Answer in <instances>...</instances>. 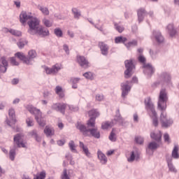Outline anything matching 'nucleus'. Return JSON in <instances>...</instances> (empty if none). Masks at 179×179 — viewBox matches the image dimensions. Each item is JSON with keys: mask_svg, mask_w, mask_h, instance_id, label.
<instances>
[{"mask_svg": "<svg viewBox=\"0 0 179 179\" xmlns=\"http://www.w3.org/2000/svg\"><path fill=\"white\" fill-rule=\"evenodd\" d=\"M29 30L28 33L34 36V34H38L41 37H45L46 36H50V31L48 29L44 27H40V21L37 18H34L31 22H28Z\"/></svg>", "mask_w": 179, "mask_h": 179, "instance_id": "obj_1", "label": "nucleus"}, {"mask_svg": "<svg viewBox=\"0 0 179 179\" xmlns=\"http://www.w3.org/2000/svg\"><path fill=\"white\" fill-rule=\"evenodd\" d=\"M76 128L82 132L84 136H93L96 139H99L100 138V131L97 129V127L87 129V127H86V126H85L84 124H82V123L78 122Z\"/></svg>", "mask_w": 179, "mask_h": 179, "instance_id": "obj_2", "label": "nucleus"}, {"mask_svg": "<svg viewBox=\"0 0 179 179\" xmlns=\"http://www.w3.org/2000/svg\"><path fill=\"white\" fill-rule=\"evenodd\" d=\"M16 145L17 148H26V145L23 143V136L20 134L14 136V146L9 152L10 159L12 162L15 160V156H16Z\"/></svg>", "mask_w": 179, "mask_h": 179, "instance_id": "obj_3", "label": "nucleus"}, {"mask_svg": "<svg viewBox=\"0 0 179 179\" xmlns=\"http://www.w3.org/2000/svg\"><path fill=\"white\" fill-rule=\"evenodd\" d=\"M117 122H119L120 125L124 124V118L121 117V115L120 114V109H117L116 111V115L114 118V120H112L110 121L103 122L101 124V128L102 129H109V128H113L117 124Z\"/></svg>", "mask_w": 179, "mask_h": 179, "instance_id": "obj_4", "label": "nucleus"}, {"mask_svg": "<svg viewBox=\"0 0 179 179\" xmlns=\"http://www.w3.org/2000/svg\"><path fill=\"white\" fill-rule=\"evenodd\" d=\"M27 110H28L31 114H34V115H35V120L39 126L42 127V128L45 127V121L44 120V118H43V114L39 109L34 108L33 106L29 105L27 106Z\"/></svg>", "mask_w": 179, "mask_h": 179, "instance_id": "obj_5", "label": "nucleus"}, {"mask_svg": "<svg viewBox=\"0 0 179 179\" xmlns=\"http://www.w3.org/2000/svg\"><path fill=\"white\" fill-rule=\"evenodd\" d=\"M52 110L55 111H59L62 114H65V110H69L70 111H78L79 108L73 106H70L64 103H53L51 106Z\"/></svg>", "mask_w": 179, "mask_h": 179, "instance_id": "obj_6", "label": "nucleus"}, {"mask_svg": "<svg viewBox=\"0 0 179 179\" xmlns=\"http://www.w3.org/2000/svg\"><path fill=\"white\" fill-rule=\"evenodd\" d=\"M168 101V96L166 90L163 89L159 92L158 99V108L161 110H165L166 108V102Z\"/></svg>", "mask_w": 179, "mask_h": 179, "instance_id": "obj_7", "label": "nucleus"}, {"mask_svg": "<svg viewBox=\"0 0 179 179\" xmlns=\"http://www.w3.org/2000/svg\"><path fill=\"white\" fill-rule=\"evenodd\" d=\"M124 66L126 70L124 71V78L125 79H129L132 75H134V68L135 65L134 64V61L131 59L124 61Z\"/></svg>", "mask_w": 179, "mask_h": 179, "instance_id": "obj_8", "label": "nucleus"}, {"mask_svg": "<svg viewBox=\"0 0 179 179\" xmlns=\"http://www.w3.org/2000/svg\"><path fill=\"white\" fill-rule=\"evenodd\" d=\"M145 106L148 109H150L151 110L152 115L155 117L153 119V124L157 127L159 125V122L157 121V113H156V111L155 110V106L153 105V103L152 101H150V98H148L145 101Z\"/></svg>", "mask_w": 179, "mask_h": 179, "instance_id": "obj_9", "label": "nucleus"}, {"mask_svg": "<svg viewBox=\"0 0 179 179\" xmlns=\"http://www.w3.org/2000/svg\"><path fill=\"white\" fill-rule=\"evenodd\" d=\"M62 69V64H55L52 66V68H50L48 66L45 67V71L47 75H57L59 71Z\"/></svg>", "mask_w": 179, "mask_h": 179, "instance_id": "obj_10", "label": "nucleus"}, {"mask_svg": "<svg viewBox=\"0 0 179 179\" xmlns=\"http://www.w3.org/2000/svg\"><path fill=\"white\" fill-rule=\"evenodd\" d=\"M76 61L80 66H81V68H84V69H87V68L90 66V63H89V61L86 59L85 56L78 55L76 57Z\"/></svg>", "mask_w": 179, "mask_h": 179, "instance_id": "obj_11", "label": "nucleus"}, {"mask_svg": "<svg viewBox=\"0 0 179 179\" xmlns=\"http://www.w3.org/2000/svg\"><path fill=\"white\" fill-rule=\"evenodd\" d=\"M122 97L125 99L128 96V93L131 92V85H129V81L121 83Z\"/></svg>", "mask_w": 179, "mask_h": 179, "instance_id": "obj_12", "label": "nucleus"}, {"mask_svg": "<svg viewBox=\"0 0 179 179\" xmlns=\"http://www.w3.org/2000/svg\"><path fill=\"white\" fill-rule=\"evenodd\" d=\"M33 19H35V18H34L33 16H31V15L24 11H22L20 15V22L22 24H24L28 20H29L28 21V25H29V22H31Z\"/></svg>", "mask_w": 179, "mask_h": 179, "instance_id": "obj_13", "label": "nucleus"}, {"mask_svg": "<svg viewBox=\"0 0 179 179\" xmlns=\"http://www.w3.org/2000/svg\"><path fill=\"white\" fill-rule=\"evenodd\" d=\"M8 115L11 120V122L9 120H6V122L8 127H12V125H15L16 124V115L15 114V109L10 108L8 110Z\"/></svg>", "mask_w": 179, "mask_h": 179, "instance_id": "obj_14", "label": "nucleus"}, {"mask_svg": "<svg viewBox=\"0 0 179 179\" xmlns=\"http://www.w3.org/2000/svg\"><path fill=\"white\" fill-rule=\"evenodd\" d=\"M160 121L162 127H168L172 124V121L168 119L166 113L164 111L162 113L160 116Z\"/></svg>", "mask_w": 179, "mask_h": 179, "instance_id": "obj_15", "label": "nucleus"}, {"mask_svg": "<svg viewBox=\"0 0 179 179\" xmlns=\"http://www.w3.org/2000/svg\"><path fill=\"white\" fill-rule=\"evenodd\" d=\"M0 62L2 64H0V72H1V73H5L6 71H8V66H9L6 57L5 56L1 57L0 58Z\"/></svg>", "mask_w": 179, "mask_h": 179, "instance_id": "obj_16", "label": "nucleus"}, {"mask_svg": "<svg viewBox=\"0 0 179 179\" xmlns=\"http://www.w3.org/2000/svg\"><path fill=\"white\" fill-rule=\"evenodd\" d=\"M79 148L81 150H83V153H84V155H85L87 157H92V153H90V151H89V148L85 145V143H83V142H79Z\"/></svg>", "mask_w": 179, "mask_h": 179, "instance_id": "obj_17", "label": "nucleus"}, {"mask_svg": "<svg viewBox=\"0 0 179 179\" xmlns=\"http://www.w3.org/2000/svg\"><path fill=\"white\" fill-rule=\"evenodd\" d=\"M15 57L18 58L20 61H22L24 64H26L27 65H29V59H27V57L24 55V53L22 52H18L15 54Z\"/></svg>", "mask_w": 179, "mask_h": 179, "instance_id": "obj_18", "label": "nucleus"}, {"mask_svg": "<svg viewBox=\"0 0 179 179\" xmlns=\"http://www.w3.org/2000/svg\"><path fill=\"white\" fill-rule=\"evenodd\" d=\"M99 47L103 55H107L108 54V45L104 43V42H99Z\"/></svg>", "mask_w": 179, "mask_h": 179, "instance_id": "obj_19", "label": "nucleus"}, {"mask_svg": "<svg viewBox=\"0 0 179 179\" xmlns=\"http://www.w3.org/2000/svg\"><path fill=\"white\" fill-rule=\"evenodd\" d=\"M55 92L59 96V99H64L65 97V90L62 89V87L57 85L55 89Z\"/></svg>", "mask_w": 179, "mask_h": 179, "instance_id": "obj_20", "label": "nucleus"}, {"mask_svg": "<svg viewBox=\"0 0 179 179\" xmlns=\"http://www.w3.org/2000/svg\"><path fill=\"white\" fill-rule=\"evenodd\" d=\"M44 134L48 138V136H54L55 134V130H54V128L50 126H46L44 129Z\"/></svg>", "mask_w": 179, "mask_h": 179, "instance_id": "obj_21", "label": "nucleus"}, {"mask_svg": "<svg viewBox=\"0 0 179 179\" xmlns=\"http://www.w3.org/2000/svg\"><path fill=\"white\" fill-rule=\"evenodd\" d=\"M97 156H98V159H99V160H100V162L101 163V164H107V157L101 151L98 150Z\"/></svg>", "mask_w": 179, "mask_h": 179, "instance_id": "obj_22", "label": "nucleus"}, {"mask_svg": "<svg viewBox=\"0 0 179 179\" xmlns=\"http://www.w3.org/2000/svg\"><path fill=\"white\" fill-rule=\"evenodd\" d=\"M36 57H37L36 50H31L28 52V57H27V58L29 59V65H31V59H34Z\"/></svg>", "mask_w": 179, "mask_h": 179, "instance_id": "obj_23", "label": "nucleus"}, {"mask_svg": "<svg viewBox=\"0 0 179 179\" xmlns=\"http://www.w3.org/2000/svg\"><path fill=\"white\" fill-rule=\"evenodd\" d=\"M150 137L153 140L160 142L162 141V131H158L157 133L152 132L150 134Z\"/></svg>", "mask_w": 179, "mask_h": 179, "instance_id": "obj_24", "label": "nucleus"}, {"mask_svg": "<svg viewBox=\"0 0 179 179\" xmlns=\"http://www.w3.org/2000/svg\"><path fill=\"white\" fill-rule=\"evenodd\" d=\"M29 135L32 138H34L36 142H41V137L38 136V134H37V130L36 129L32 130L29 133Z\"/></svg>", "mask_w": 179, "mask_h": 179, "instance_id": "obj_25", "label": "nucleus"}, {"mask_svg": "<svg viewBox=\"0 0 179 179\" xmlns=\"http://www.w3.org/2000/svg\"><path fill=\"white\" fill-rule=\"evenodd\" d=\"M128 39L126 37L123 36H117L115 38V44H125Z\"/></svg>", "mask_w": 179, "mask_h": 179, "instance_id": "obj_26", "label": "nucleus"}, {"mask_svg": "<svg viewBox=\"0 0 179 179\" xmlns=\"http://www.w3.org/2000/svg\"><path fill=\"white\" fill-rule=\"evenodd\" d=\"M137 14L138 17V21L141 22L143 20L145 16H146V11L145 10V9H140L138 10Z\"/></svg>", "mask_w": 179, "mask_h": 179, "instance_id": "obj_27", "label": "nucleus"}, {"mask_svg": "<svg viewBox=\"0 0 179 179\" xmlns=\"http://www.w3.org/2000/svg\"><path fill=\"white\" fill-rule=\"evenodd\" d=\"M80 78H72L70 80V83L72 85L73 89H78V83H79Z\"/></svg>", "mask_w": 179, "mask_h": 179, "instance_id": "obj_28", "label": "nucleus"}, {"mask_svg": "<svg viewBox=\"0 0 179 179\" xmlns=\"http://www.w3.org/2000/svg\"><path fill=\"white\" fill-rule=\"evenodd\" d=\"M88 115L89 117H90V118H94V120H96V118H97V117L100 115V113L97 110L94 109L88 112Z\"/></svg>", "mask_w": 179, "mask_h": 179, "instance_id": "obj_29", "label": "nucleus"}, {"mask_svg": "<svg viewBox=\"0 0 179 179\" xmlns=\"http://www.w3.org/2000/svg\"><path fill=\"white\" fill-rule=\"evenodd\" d=\"M88 128H96V119L94 117H90L87 122Z\"/></svg>", "mask_w": 179, "mask_h": 179, "instance_id": "obj_30", "label": "nucleus"}, {"mask_svg": "<svg viewBox=\"0 0 179 179\" xmlns=\"http://www.w3.org/2000/svg\"><path fill=\"white\" fill-rule=\"evenodd\" d=\"M159 148V145L156 143L155 142H151L148 144V148H147V152H149V150H155Z\"/></svg>", "mask_w": 179, "mask_h": 179, "instance_id": "obj_31", "label": "nucleus"}, {"mask_svg": "<svg viewBox=\"0 0 179 179\" xmlns=\"http://www.w3.org/2000/svg\"><path fill=\"white\" fill-rule=\"evenodd\" d=\"M47 173L45 171H42L39 174L34 175V179H45Z\"/></svg>", "mask_w": 179, "mask_h": 179, "instance_id": "obj_32", "label": "nucleus"}, {"mask_svg": "<svg viewBox=\"0 0 179 179\" xmlns=\"http://www.w3.org/2000/svg\"><path fill=\"white\" fill-rule=\"evenodd\" d=\"M38 8L39 10H41L43 15H45V16H48V15H50V10H48V8L39 6H38Z\"/></svg>", "mask_w": 179, "mask_h": 179, "instance_id": "obj_33", "label": "nucleus"}, {"mask_svg": "<svg viewBox=\"0 0 179 179\" xmlns=\"http://www.w3.org/2000/svg\"><path fill=\"white\" fill-rule=\"evenodd\" d=\"M109 139L111 142H115L117 141V135L115 134V129H113L110 134Z\"/></svg>", "mask_w": 179, "mask_h": 179, "instance_id": "obj_34", "label": "nucleus"}, {"mask_svg": "<svg viewBox=\"0 0 179 179\" xmlns=\"http://www.w3.org/2000/svg\"><path fill=\"white\" fill-rule=\"evenodd\" d=\"M178 150H179L178 146L175 145L171 155L172 157H173L174 159H178L179 157Z\"/></svg>", "mask_w": 179, "mask_h": 179, "instance_id": "obj_35", "label": "nucleus"}, {"mask_svg": "<svg viewBox=\"0 0 179 179\" xmlns=\"http://www.w3.org/2000/svg\"><path fill=\"white\" fill-rule=\"evenodd\" d=\"M72 13L73 14L74 19H79L81 16L80 11H79L76 8H72Z\"/></svg>", "mask_w": 179, "mask_h": 179, "instance_id": "obj_36", "label": "nucleus"}, {"mask_svg": "<svg viewBox=\"0 0 179 179\" xmlns=\"http://www.w3.org/2000/svg\"><path fill=\"white\" fill-rule=\"evenodd\" d=\"M167 29H168V31H169V33L170 36L171 37H173L176 33V30L173 28V24H169L168 27H167Z\"/></svg>", "mask_w": 179, "mask_h": 179, "instance_id": "obj_37", "label": "nucleus"}, {"mask_svg": "<svg viewBox=\"0 0 179 179\" xmlns=\"http://www.w3.org/2000/svg\"><path fill=\"white\" fill-rule=\"evenodd\" d=\"M83 76H85L86 79H89L90 80H93V79H94V73L90 71L85 73L83 74Z\"/></svg>", "mask_w": 179, "mask_h": 179, "instance_id": "obj_38", "label": "nucleus"}, {"mask_svg": "<svg viewBox=\"0 0 179 179\" xmlns=\"http://www.w3.org/2000/svg\"><path fill=\"white\" fill-rule=\"evenodd\" d=\"M114 26H115V30H117L118 33H122V31L125 30V28H124V26L120 25L117 22L114 23Z\"/></svg>", "mask_w": 179, "mask_h": 179, "instance_id": "obj_39", "label": "nucleus"}, {"mask_svg": "<svg viewBox=\"0 0 179 179\" xmlns=\"http://www.w3.org/2000/svg\"><path fill=\"white\" fill-rule=\"evenodd\" d=\"M26 124L27 127H34V120H33V117H27L26 119Z\"/></svg>", "mask_w": 179, "mask_h": 179, "instance_id": "obj_40", "label": "nucleus"}, {"mask_svg": "<svg viewBox=\"0 0 179 179\" xmlns=\"http://www.w3.org/2000/svg\"><path fill=\"white\" fill-rule=\"evenodd\" d=\"M54 33L57 37H62L64 36V33H62L61 28H55Z\"/></svg>", "mask_w": 179, "mask_h": 179, "instance_id": "obj_41", "label": "nucleus"}, {"mask_svg": "<svg viewBox=\"0 0 179 179\" xmlns=\"http://www.w3.org/2000/svg\"><path fill=\"white\" fill-rule=\"evenodd\" d=\"M8 31L9 33H10V34H13V36H16L17 37H20V36H22V32H20V31L10 29L8 30Z\"/></svg>", "mask_w": 179, "mask_h": 179, "instance_id": "obj_42", "label": "nucleus"}, {"mask_svg": "<svg viewBox=\"0 0 179 179\" xmlns=\"http://www.w3.org/2000/svg\"><path fill=\"white\" fill-rule=\"evenodd\" d=\"M69 146L71 152H76V146L75 145V142H73V141L69 142Z\"/></svg>", "mask_w": 179, "mask_h": 179, "instance_id": "obj_43", "label": "nucleus"}, {"mask_svg": "<svg viewBox=\"0 0 179 179\" xmlns=\"http://www.w3.org/2000/svg\"><path fill=\"white\" fill-rule=\"evenodd\" d=\"M26 44H27V42L24 40H20L17 43L19 48H23Z\"/></svg>", "mask_w": 179, "mask_h": 179, "instance_id": "obj_44", "label": "nucleus"}, {"mask_svg": "<svg viewBox=\"0 0 179 179\" xmlns=\"http://www.w3.org/2000/svg\"><path fill=\"white\" fill-rule=\"evenodd\" d=\"M155 38L158 43H163L164 38L161 33H158L157 36H155Z\"/></svg>", "mask_w": 179, "mask_h": 179, "instance_id": "obj_45", "label": "nucleus"}, {"mask_svg": "<svg viewBox=\"0 0 179 179\" xmlns=\"http://www.w3.org/2000/svg\"><path fill=\"white\" fill-rule=\"evenodd\" d=\"M10 62L11 65H13V66H17L19 65L18 62L16 61V58H15V57H10Z\"/></svg>", "mask_w": 179, "mask_h": 179, "instance_id": "obj_46", "label": "nucleus"}, {"mask_svg": "<svg viewBox=\"0 0 179 179\" xmlns=\"http://www.w3.org/2000/svg\"><path fill=\"white\" fill-rule=\"evenodd\" d=\"M43 23L45 24L46 27H51V26H52V22H51V21L47 19H44L43 20Z\"/></svg>", "mask_w": 179, "mask_h": 179, "instance_id": "obj_47", "label": "nucleus"}, {"mask_svg": "<svg viewBox=\"0 0 179 179\" xmlns=\"http://www.w3.org/2000/svg\"><path fill=\"white\" fill-rule=\"evenodd\" d=\"M143 68L149 70L151 73L155 72V69H153V67H152V65H150L149 64H144Z\"/></svg>", "mask_w": 179, "mask_h": 179, "instance_id": "obj_48", "label": "nucleus"}, {"mask_svg": "<svg viewBox=\"0 0 179 179\" xmlns=\"http://www.w3.org/2000/svg\"><path fill=\"white\" fill-rule=\"evenodd\" d=\"M96 100L97 101H103L104 100V96L101 94H98L96 95Z\"/></svg>", "mask_w": 179, "mask_h": 179, "instance_id": "obj_49", "label": "nucleus"}, {"mask_svg": "<svg viewBox=\"0 0 179 179\" xmlns=\"http://www.w3.org/2000/svg\"><path fill=\"white\" fill-rule=\"evenodd\" d=\"M168 166H169V170L171 172L176 173L177 171L176 169L173 167V164L171 163H170V162H169V161H168Z\"/></svg>", "mask_w": 179, "mask_h": 179, "instance_id": "obj_50", "label": "nucleus"}, {"mask_svg": "<svg viewBox=\"0 0 179 179\" xmlns=\"http://www.w3.org/2000/svg\"><path fill=\"white\" fill-rule=\"evenodd\" d=\"M136 142L138 144H143V138L141 137V136H137L136 138Z\"/></svg>", "mask_w": 179, "mask_h": 179, "instance_id": "obj_51", "label": "nucleus"}, {"mask_svg": "<svg viewBox=\"0 0 179 179\" xmlns=\"http://www.w3.org/2000/svg\"><path fill=\"white\" fill-rule=\"evenodd\" d=\"M128 162H134L135 160V152H131L130 157L127 158Z\"/></svg>", "mask_w": 179, "mask_h": 179, "instance_id": "obj_52", "label": "nucleus"}, {"mask_svg": "<svg viewBox=\"0 0 179 179\" xmlns=\"http://www.w3.org/2000/svg\"><path fill=\"white\" fill-rule=\"evenodd\" d=\"M63 50L64 51H65L66 54H67V55H69V46H68V45L64 44L63 45Z\"/></svg>", "mask_w": 179, "mask_h": 179, "instance_id": "obj_53", "label": "nucleus"}, {"mask_svg": "<svg viewBox=\"0 0 179 179\" xmlns=\"http://www.w3.org/2000/svg\"><path fill=\"white\" fill-rule=\"evenodd\" d=\"M138 61L143 64H145V62H146V58L141 55L140 57H138Z\"/></svg>", "mask_w": 179, "mask_h": 179, "instance_id": "obj_54", "label": "nucleus"}, {"mask_svg": "<svg viewBox=\"0 0 179 179\" xmlns=\"http://www.w3.org/2000/svg\"><path fill=\"white\" fill-rule=\"evenodd\" d=\"M164 141L167 142L168 143H170L169 136L167 134H165L164 136Z\"/></svg>", "mask_w": 179, "mask_h": 179, "instance_id": "obj_55", "label": "nucleus"}, {"mask_svg": "<svg viewBox=\"0 0 179 179\" xmlns=\"http://www.w3.org/2000/svg\"><path fill=\"white\" fill-rule=\"evenodd\" d=\"M57 145H59V146H64V145H65V140H59L57 141Z\"/></svg>", "mask_w": 179, "mask_h": 179, "instance_id": "obj_56", "label": "nucleus"}, {"mask_svg": "<svg viewBox=\"0 0 179 179\" xmlns=\"http://www.w3.org/2000/svg\"><path fill=\"white\" fill-rule=\"evenodd\" d=\"M12 85H17L19 83V80L17 78H14L11 81Z\"/></svg>", "mask_w": 179, "mask_h": 179, "instance_id": "obj_57", "label": "nucleus"}, {"mask_svg": "<svg viewBox=\"0 0 179 179\" xmlns=\"http://www.w3.org/2000/svg\"><path fill=\"white\" fill-rule=\"evenodd\" d=\"M68 34L69 36L71 38H73V37L75 36V35L73 34V32L71 31H68Z\"/></svg>", "mask_w": 179, "mask_h": 179, "instance_id": "obj_58", "label": "nucleus"}, {"mask_svg": "<svg viewBox=\"0 0 179 179\" xmlns=\"http://www.w3.org/2000/svg\"><path fill=\"white\" fill-rule=\"evenodd\" d=\"M48 96H50V92H45L43 93V97H44L45 99H47V98L48 97Z\"/></svg>", "mask_w": 179, "mask_h": 179, "instance_id": "obj_59", "label": "nucleus"}, {"mask_svg": "<svg viewBox=\"0 0 179 179\" xmlns=\"http://www.w3.org/2000/svg\"><path fill=\"white\" fill-rule=\"evenodd\" d=\"M14 3L17 8H20V1H14Z\"/></svg>", "mask_w": 179, "mask_h": 179, "instance_id": "obj_60", "label": "nucleus"}, {"mask_svg": "<svg viewBox=\"0 0 179 179\" xmlns=\"http://www.w3.org/2000/svg\"><path fill=\"white\" fill-rule=\"evenodd\" d=\"M114 153V150H109L107 152L106 155L107 156H111Z\"/></svg>", "mask_w": 179, "mask_h": 179, "instance_id": "obj_61", "label": "nucleus"}, {"mask_svg": "<svg viewBox=\"0 0 179 179\" xmlns=\"http://www.w3.org/2000/svg\"><path fill=\"white\" fill-rule=\"evenodd\" d=\"M2 174H5V171L0 166V177H2Z\"/></svg>", "mask_w": 179, "mask_h": 179, "instance_id": "obj_62", "label": "nucleus"}, {"mask_svg": "<svg viewBox=\"0 0 179 179\" xmlns=\"http://www.w3.org/2000/svg\"><path fill=\"white\" fill-rule=\"evenodd\" d=\"M58 127L60 129H62L64 128V124L62 122L58 123Z\"/></svg>", "mask_w": 179, "mask_h": 179, "instance_id": "obj_63", "label": "nucleus"}, {"mask_svg": "<svg viewBox=\"0 0 179 179\" xmlns=\"http://www.w3.org/2000/svg\"><path fill=\"white\" fill-rule=\"evenodd\" d=\"M19 101H20V99H15L13 101V104H17V103H19Z\"/></svg>", "mask_w": 179, "mask_h": 179, "instance_id": "obj_64", "label": "nucleus"}]
</instances>
